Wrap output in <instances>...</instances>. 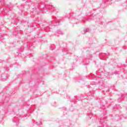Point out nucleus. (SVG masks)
<instances>
[{"mask_svg":"<svg viewBox=\"0 0 127 127\" xmlns=\"http://www.w3.org/2000/svg\"><path fill=\"white\" fill-rule=\"evenodd\" d=\"M9 77V75L7 74H2L1 75L0 80L6 81V79Z\"/></svg>","mask_w":127,"mask_h":127,"instance_id":"obj_1","label":"nucleus"},{"mask_svg":"<svg viewBox=\"0 0 127 127\" xmlns=\"http://www.w3.org/2000/svg\"><path fill=\"white\" fill-rule=\"evenodd\" d=\"M49 10H50L51 12L54 11V10H55V8L52 5H49Z\"/></svg>","mask_w":127,"mask_h":127,"instance_id":"obj_2","label":"nucleus"},{"mask_svg":"<svg viewBox=\"0 0 127 127\" xmlns=\"http://www.w3.org/2000/svg\"><path fill=\"white\" fill-rule=\"evenodd\" d=\"M63 35V32L61 31V30H58L57 31V36H59V35Z\"/></svg>","mask_w":127,"mask_h":127,"instance_id":"obj_3","label":"nucleus"},{"mask_svg":"<svg viewBox=\"0 0 127 127\" xmlns=\"http://www.w3.org/2000/svg\"><path fill=\"white\" fill-rule=\"evenodd\" d=\"M121 119V117L119 116V115H117L115 117H114V120L115 121H120V119Z\"/></svg>","mask_w":127,"mask_h":127,"instance_id":"obj_4","label":"nucleus"},{"mask_svg":"<svg viewBox=\"0 0 127 127\" xmlns=\"http://www.w3.org/2000/svg\"><path fill=\"white\" fill-rule=\"evenodd\" d=\"M107 55H109V53H101L99 55V56H102V57H106Z\"/></svg>","mask_w":127,"mask_h":127,"instance_id":"obj_5","label":"nucleus"},{"mask_svg":"<svg viewBox=\"0 0 127 127\" xmlns=\"http://www.w3.org/2000/svg\"><path fill=\"white\" fill-rule=\"evenodd\" d=\"M52 18L54 20H55V21H58L59 20V19H60L56 17V16H53Z\"/></svg>","mask_w":127,"mask_h":127,"instance_id":"obj_6","label":"nucleus"},{"mask_svg":"<svg viewBox=\"0 0 127 127\" xmlns=\"http://www.w3.org/2000/svg\"><path fill=\"white\" fill-rule=\"evenodd\" d=\"M54 49H55V47H54L53 46H51L50 47V50H54Z\"/></svg>","mask_w":127,"mask_h":127,"instance_id":"obj_7","label":"nucleus"},{"mask_svg":"<svg viewBox=\"0 0 127 127\" xmlns=\"http://www.w3.org/2000/svg\"><path fill=\"white\" fill-rule=\"evenodd\" d=\"M88 96H89V97H91V96H92V97H93V94H92V92H90L89 93H88Z\"/></svg>","mask_w":127,"mask_h":127,"instance_id":"obj_8","label":"nucleus"},{"mask_svg":"<svg viewBox=\"0 0 127 127\" xmlns=\"http://www.w3.org/2000/svg\"><path fill=\"white\" fill-rule=\"evenodd\" d=\"M88 31H89V29H86L85 30H84V33H86V32H88Z\"/></svg>","mask_w":127,"mask_h":127,"instance_id":"obj_9","label":"nucleus"},{"mask_svg":"<svg viewBox=\"0 0 127 127\" xmlns=\"http://www.w3.org/2000/svg\"><path fill=\"white\" fill-rule=\"evenodd\" d=\"M88 58H92V57H93V56L92 55H88Z\"/></svg>","mask_w":127,"mask_h":127,"instance_id":"obj_10","label":"nucleus"},{"mask_svg":"<svg viewBox=\"0 0 127 127\" xmlns=\"http://www.w3.org/2000/svg\"><path fill=\"white\" fill-rule=\"evenodd\" d=\"M37 125H40V124H42L41 121L40 122H36Z\"/></svg>","mask_w":127,"mask_h":127,"instance_id":"obj_11","label":"nucleus"},{"mask_svg":"<svg viewBox=\"0 0 127 127\" xmlns=\"http://www.w3.org/2000/svg\"><path fill=\"white\" fill-rule=\"evenodd\" d=\"M116 108H117V109H118V108H120V109H121V106H118H118H117V107H116Z\"/></svg>","mask_w":127,"mask_h":127,"instance_id":"obj_12","label":"nucleus"},{"mask_svg":"<svg viewBox=\"0 0 127 127\" xmlns=\"http://www.w3.org/2000/svg\"><path fill=\"white\" fill-rule=\"evenodd\" d=\"M36 8H38V6H36V8H35V9H36Z\"/></svg>","mask_w":127,"mask_h":127,"instance_id":"obj_13","label":"nucleus"},{"mask_svg":"<svg viewBox=\"0 0 127 127\" xmlns=\"http://www.w3.org/2000/svg\"><path fill=\"white\" fill-rule=\"evenodd\" d=\"M118 102H121V101H120V99H118Z\"/></svg>","mask_w":127,"mask_h":127,"instance_id":"obj_14","label":"nucleus"},{"mask_svg":"<svg viewBox=\"0 0 127 127\" xmlns=\"http://www.w3.org/2000/svg\"><path fill=\"white\" fill-rule=\"evenodd\" d=\"M121 97L123 98V95H121Z\"/></svg>","mask_w":127,"mask_h":127,"instance_id":"obj_15","label":"nucleus"},{"mask_svg":"<svg viewBox=\"0 0 127 127\" xmlns=\"http://www.w3.org/2000/svg\"><path fill=\"white\" fill-rule=\"evenodd\" d=\"M21 52H22V51H21Z\"/></svg>","mask_w":127,"mask_h":127,"instance_id":"obj_16","label":"nucleus"},{"mask_svg":"<svg viewBox=\"0 0 127 127\" xmlns=\"http://www.w3.org/2000/svg\"><path fill=\"white\" fill-rule=\"evenodd\" d=\"M0 62H2V61H1Z\"/></svg>","mask_w":127,"mask_h":127,"instance_id":"obj_17","label":"nucleus"}]
</instances>
